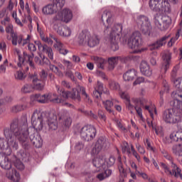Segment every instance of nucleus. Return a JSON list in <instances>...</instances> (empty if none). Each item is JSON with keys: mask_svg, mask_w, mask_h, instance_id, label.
Here are the masks:
<instances>
[{"mask_svg": "<svg viewBox=\"0 0 182 182\" xmlns=\"http://www.w3.org/2000/svg\"><path fill=\"white\" fill-rule=\"evenodd\" d=\"M170 38V35L164 36V37L158 39L155 43L149 46L150 50H156L159 49L161 46H164L167 43V41Z\"/></svg>", "mask_w": 182, "mask_h": 182, "instance_id": "nucleus-15", "label": "nucleus"}, {"mask_svg": "<svg viewBox=\"0 0 182 182\" xmlns=\"http://www.w3.org/2000/svg\"><path fill=\"white\" fill-rule=\"evenodd\" d=\"M92 164L97 168H106V159L102 156H99L92 160Z\"/></svg>", "mask_w": 182, "mask_h": 182, "instance_id": "nucleus-24", "label": "nucleus"}, {"mask_svg": "<svg viewBox=\"0 0 182 182\" xmlns=\"http://www.w3.org/2000/svg\"><path fill=\"white\" fill-rule=\"evenodd\" d=\"M179 140L178 132H173L170 134L169 138H165L164 141L166 144H170L173 143V141H178Z\"/></svg>", "mask_w": 182, "mask_h": 182, "instance_id": "nucleus-31", "label": "nucleus"}, {"mask_svg": "<svg viewBox=\"0 0 182 182\" xmlns=\"http://www.w3.org/2000/svg\"><path fill=\"white\" fill-rule=\"evenodd\" d=\"M102 93L103 92L95 89L92 92V96L95 99H102Z\"/></svg>", "mask_w": 182, "mask_h": 182, "instance_id": "nucleus-57", "label": "nucleus"}, {"mask_svg": "<svg viewBox=\"0 0 182 182\" xmlns=\"http://www.w3.org/2000/svg\"><path fill=\"white\" fill-rule=\"evenodd\" d=\"M90 38V32L87 31H82L80 33L77 38V43L80 46H87V42Z\"/></svg>", "mask_w": 182, "mask_h": 182, "instance_id": "nucleus-17", "label": "nucleus"}, {"mask_svg": "<svg viewBox=\"0 0 182 182\" xmlns=\"http://www.w3.org/2000/svg\"><path fill=\"white\" fill-rule=\"evenodd\" d=\"M172 151L176 156H182V145H173L172 147Z\"/></svg>", "mask_w": 182, "mask_h": 182, "instance_id": "nucleus-41", "label": "nucleus"}, {"mask_svg": "<svg viewBox=\"0 0 182 182\" xmlns=\"http://www.w3.org/2000/svg\"><path fill=\"white\" fill-rule=\"evenodd\" d=\"M162 59L164 63L161 68V72L166 73L168 69H170V65L171 63V53L168 50H165L162 53Z\"/></svg>", "mask_w": 182, "mask_h": 182, "instance_id": "nucleus-13", "label": "nucleus"}, {"mask_svg": "<svg viewBox=\"0 0 182 182\" xmlns=\"http://www.w3.org/2000/svg\"><path fill=\"white\" fill-rule=\"evenodd\" d=\"M173 83L176 89H178V90H181V92H182V78L175 80L173 81Z\"/></svg>", "mask_w": 182, "mask_h": 182, "instance_id": "nucleus-53", "label": "nucleus"}, {"mask_svg": "<svg viewBox=\"0 0 182 182\" xmlns=\"http://www.w3.org/2000/svg\"><path fill=\"white\" fill-rule=\"evenodd\" d=\"M119 56L117 57H111L108 58V69L109 70H113L114 68L116 67V65H117V63L119 62Z\"/></svg>", "mask_w": 182, "mask_h": 182, "instance_id": "nucleus-37", "label": "nucleus"}, {"mask_svg": "<svg viewBox=\"0 0 182 182\" xmlns=\"http://www.w3.org/2000/svg\"><path fill=\"white\" fill-rule=\"evenodd\" d=\"M119 41H120V38L119 37L114 38V37H109V42L110 45V48L113 52H116V50H119Z\"/></svg>", "mask_w": 182, "mask_h": 182, "instance_id": "nucleus-30", "label": "nucleus"}, {"mask_svg": "<svg viewBox=\"0 0 182 182\" xmlns=\"http://www.w3.org/2000/svg\"><path fill=\"white\" fill-rule=\"evenodd\" d=\"M53 4H48L43 7L42 12L43 15H53L59 9L65 6V0H53Z\"/></svg>", "mask_w": 182, "mask_h": 182, "instance_id": "nucleus-6", "label": "nucleus"}, {"mask_svg": "<svg viewBox=\"0 0 182 182\" xmlns=\"http://www.w3.org/2000/svg\"><path fill=\"white\" fill-rule=\"evenodd\" d=\"M14 77L16 80H25L26 78V75L22 73V71H16L14 73Z\"/></svg>", "mask_w": 182, "mask_h": 182, "instance_id": "nucleus-45", "label": "nucleus"}, {"mask_svg": "<svg viewBox=\"0 0 182 182\" xmlns=\"http://www.w3.org/2000/svg\"><path fill=\"white\" fill-rule=\"evenodd\" d=\"M33 90L34 88L32 84H26L21 88V92L23 93H32Z\"/></svg>", "mask_w": 182, "mask_h": 182, "instance_id": "nucleus-42", "label": "nucleus"}, {"mask_svg": "<svg viewBox=\"0 0 182 182\" xmlns=\"http://www.w3.org/2000/svg\"><path fill=\"white\" fill-rule=\"evenodd\" d=\"M141 32L144 33V35H146L147 36H150V33H151V23H148L144 26H139Z\"/></svg>", "mask_w": 182, "mask_h": 182, "instance_id": "nucleus-33", "label": "nucleus"}, {"mask_svg": "<svg viewBox=\"0 0 182 182\" xmlns=\"http://www.w3.org/2000/svg\"><path fill=\"white\" fill-rule=\"evenodd\" d=\"M6 66H8V59H6L4 63L0 65V73H5L6 72Z\"/></svg>", "mask_w": 182, "mask_h": 182, "instance_id": "nucleus-56", "label": "nucleus"}, {"mask_svg": "<svg viewBox=\"0 0 182 182\" xmlns=\"http://www.w3.org/2000/svg\"><path fill=\"white\" fill-rule=\"evenodd\" d=\"M21 51L17 50V55L18 56V60L19 62H22L23 63V60H27V62L29 64V66H31V68H33V58H35V54L33 53H31V55H28L26 52L23 53V58L21 57Z\"/></svg>", "mask_w": 182, "mask_h": 182, "instance_id": "nucleus-19", "label": "nucleus"}, {"mask_svg": "<svg viewBox=\"0 0 182 182\" xmlns=\"http://www.w3.org/2000/svg\"><path fill=\"white\" fill-rule=\"evenodd\" d=\"M113 16L112 15V13L108 11H105L102 15V21L104 22L106 21L108 25H110L112 23V21H113Z\"/></svg>", "mask_w": 182, "mask_h": 182, "instance_id": "nucleus-34", "label": "nucleus"}, {"mask_svg": "<svg viewBox=\"0 0 182 182\" xmlns=\"http://www.w3.org/2000/svg\"><path fill=\"white\" fill-rule=\"evenodd\" d=\"M149 7L151 11L161 14L170 13V4L166 0H150Z\"/></svg>", "mask_w": 182, "mask_h": 182, "instance_id": "nucleus-3", "label": "nucleus"}, {"mask_svg": "<svg viewBox=\"0 0 182 182\" xmlns=\"http://www.w3.org/2000/svg\"><path fill=\"white\" fill-rule=\"evenodd\" d=\"M136 77V70L135 69H131L127 71L123 75V79L126 82H130L131 80H133Z\"/></svg>", "mask_w": 182, "mask_h": 182, "instance_id": "nucleus-32", "label": "nucleus"}, {"mask_svg": "<svg viewBox=\"0 0 182 182\" xmlns=\"http://www.w3.org/2000/svg\"><path fill=\"white\" fill-rule=\"evenodd\" d=\"M53 39L55 41V43L54 44L55 49L59 51L62 48H63V44H62L60 41L56 38V37H53Z\"/></svg>", "mask_w": 182, "mask_h": 182, "instance_id": "nucleus-52", "label": "nucleus"}, {"mask_svg": "<svg viewBox=\"0 0 182 182\" xmlns=\"http://www.w3.org/2000/svg\"><path fill=\"white\" fill-rule=\"evenodd\" d=\"M28 80L32 82L33 87L34 90H43V88L45 87V82H43V80H39L36 73L29 75Z\"/></svg>", "mask_w": 182, "mask_h": 182, "instance_id": "nucleus-10", "label": "nucleus"}, {"mask_svg": "<svg viewBox=\"0 0 182 182\" xmlns=\"http://www.w3.org/2000/svg\"><path fill=\"white\" fill-rule=\"evenodd\" d=\"M6 33H11V36L13 33H15L16 32L14 31V26L12 24H9L6 27Z\"/></svg>", "mask_w": 182, "mask_h": 182, "instance_id": "nucleus-58", "label": "nucleus"}, {"mask_svg": "<svg viewBox=\"0 0 182 182\" xmlns=\"http://www.w3.org/2000/svg\"><path fill=\"white\" fill-rule=\"evenodd\" d=\"M72 18H73V14L72 11L69 9H64L61 13H58L53 18V21H63L68 23V22H70L72 21Z\"/></svg>", "mask_w": 182, "mask_h": 182, "instance_id": "nucleus-9", "label": "nucleus"}, {"mask_svg": "<svg viewBox=\"0 0 182 182\" xmlns=\"http://www.w3.org/2000/svg\"><path fill=\"white\" fill-rule=\"evenodd\" d=\"M119 96L122 99H124V100H126V102H129L130 100V96L129 95V93L127 92L119 91Z\"/></svg>", "mask_w": 182, "mask_h": 182, "instance_id": "nucleus-54", "label": "nucleus"}, {"mask_svg": "<svg viewBox=\"0 0 182 182\" xmlns=\"http://www.w3.org/2000/svg\"><path fill=\"white\" fill-rule=\"evenodd\" d=\"M100 43V39L99 38V36L96 35L92 36L90 33V38H88L87 46H89V48H95V46H97Z\"/></svg>", "mask_w": 182, "mask_h": 182, "instance_id": "nucleus-26", "label": "nucleus"}, {"mask_svg": "<svg viewBox=\"0 0 182 182\" xmlns=\"http://www.w3.org/2000/svg\"><path fill=\"white\" fill-rule=\"evenodd\" d=\"M136 23L138 26H143L144 25H146L147 23H150V20H149V17L141 15L137 17Z\"/></svg>", "mask_w": 182, "mask_h": 182, "instance_id": "nucleus-35", "label": "nucleus"}, {"mask_svg": "<svg viewBox=\"0 0 182 182\" xmlns=\"http://www.w3.org/2000/svg\"><path fill=\"white\" fill-rule=\"evenodd\" d=\"M57 33L60 36L69 37L72 35V30L68 26H60L58 27Z\"/></svg>", "mask_w": 182, "mask_h": 182, "instance_id": "nucleus-27", "label": "nucleus"}, {"mask_svg": "<svg viewBox=\"0 0 182 182\" xmlns=\"http://www.w3.org/2000/svg\"><path fill=\"white\" fill-rule=\"evenodd\" d=\"M122 31H123V26L122 24H115L112 28L109 35L111 38H116L120 39V35H122Z\"/></svg>", "mask_w": 182, "mask_h": 182, "instance_id": "nucleus-23", "label": "nucleus"}, {"mask_svg": "<svg viewBox=\"0 0 182 182\" xmlns=\"http://www.w3.org/2000/svg\"><path fill=\"white\" fill-rule=\"evenodd\" d=\"M140 70L142 75L150 77L153 75V70L150 68V65L146 61H142L140 65Z\"/></svg>", "mask_w": 182, "mask_h": 182, "instance_id": "nucleus-22", "label": "nucleus"}, {"mask_svg": "<svg viewBox=\"0 0 182 182\" xmlns=\"http://www.w3.org/2000/svg\"><path fill=\"white\" fill-rule=\"evenodd\" d=\"M115 161H116V159L114 158V156H109V158L106 159L105 161L107 167H112V166L114 165Z\"/></svg>", "mask_w": 182, "mask_h": 182, "instance_id": "nucleus-50", "label": "nucleus"}, {"mask_svg": "<svg viewBox=\"0 0 182 182\" xmlns=\"http://www.w3.org/2000/svg\"><path fill=\"white\" fill-rule=\"evenodd\" d=\"M109 87L112 90H119L120 92V85L119 82L114 81V80H110L109 81Z\"/></svg>", "mask_w": 182, "mask_h": 182, "instance_id": "nucleus-46", "label": "nucleus"}, {"mask_svg": "<svg viewBox=\"0 0 182 182\" xmlns=\"http://www.w3.org/2000/svg\"><path fill=\"white\" fill-rule=\"evenodd\" d=\"M110 144L106 138L100 136L95 142V146L92 148V154H99L103 149H109Z\"/></svg>", "mask_w": 182, "mask_h": 182, "instance_id": "nucleus-8", "label": "nucleus"}, {"mask_svg": "<svg viewBox=\"0 0 182 182\" xmlns=\"http://www.w3.org/2000/svg\"><path fill=\"white\" fill-rule=\"evenodd\" d=\"M173 99H176L177 102H181L182 103V92L181 91H175L171 95Z\"/></svg>", "mask_w": 182, "mask_h": 182, "instance_id": "nucleus-47", "label": "nucleus"}, {"mask_svg": "<svg viewBox=\"0 0 182 182\" xmlns=\"http://www.w3.org/2000/svg\"><path fill=\"white\" fill-rule=\"evenodd\" d=\"M95 90H98L103 93V90H104L103 83H102L100 81H97V86L95 87Z\"/></svg>", "mask_w": 182, "mask_h": 182, "instance_id": "nucleus-59", "label": "nucleus"}, {"mask_svg": "<svg viewBox=\"0 0 182 182\" xmlns=\"http://www.w3.org/2000/svg\"><path fill=\"white\" fill-rule=\"evenodd\" d=\"M56 89L58 90V93H59L60 96L61 97H63V98H60V99H62V100H64V103H66V102H65V100H66V99H69V97H70V92L60 90V87L58 85H56Z\"/></svg>", "mask_w": 182, "mask_h": 182, "instance_id": "nucleus-36", "label": "nucleus"}, {"mask_svg": "<svg viewBox=\"0 0 182 182\" xmlns=\"http://www.w3.org/2000/svg\"><path fill=\"white\" fill-rule=\"evenodd\" d=\"M141 83H144V77H138L134 82L133 85L134 86H136V85H140Z\"/></svg>", "mask_w": 182, "mask_h": 182, "instance_id": "nucleus-60", "label": "nucleus"}, {"mask_svg": "<svg viewBox=\"0 0 182 182\" xmlns=\"http://www.w3.org/2000/svg\"><path fill=\"white\" fill-rule=\"evenodd\" d=\"M60 103L63 106H72V105L65 102V100L60 99L56 94H47V102Z\"/></svg>", "mask_w": 182, "mask_h": 182, "instance_id": "nucleus-20", "label": "nucleus"}, {"mask_svg": "<svg viewBox=\"0 0 182 182\" xmlns=\"http://www.w3.org/2000/svg\"><path fill=\"white\" fill-rule=\"evenodd\" d=\"M34 100L38 102V103H48V95L47 94L43 95L41 94H36L34 95Z\"/></svg>", "mask_w": 182, "mask_h": 182, "instance_id": "nucleus-39", "label": "nucleus"}, {"mask_svg": "<svg viewBox=\"0 0 182 182\" xmlns=\"http://www.w3.org/2000/svg\"><path fill=\"white\" fill-rule=\"evenodd\" d=\"M178 70V67L175 66L171 73V76L173 79H176V77H177V72Z\"/></svg>", "mask_w": 182, "mask_h": 182, "instance_id": "nucleus-62", "label": "nucleus"}, {"mask_svg": "<svg viewBox=\"0 0 182 182\" xmlns=\"http://www.w3.org/2000/svg\"><path fill=\"white\" fill-rule=\"evenodd\" d=\"M97 132L93 125H87L83 127L80 130V136L85 141H92L96 137Z\"/></svg>", "mask_w": 182, "mask_h": 182, "instance_id": "nucleus-7", "label": "nucleus"}, {"mask_svg": "<svg viewBox=\"0 0 182 182\" xmlns=\"http://www.w3.org/2000/svg\"><path fill=\"white\" fill-rule=\"evenodd\" d=\"M80 90L85 102H87L88 103H92V101L89 97V95H87V93H86V90L85 89V87H80Z\"/></svg>", "mask_w": 182, "mask_h": 182, "instance_id": "nucleus-48", "label": "nucleus"}, {"mask_svg": "<svg viewBox=\"0 0 182 182\" xmlns=\"http://www.w3.org/2000/svg\"><path fill=\"white\" fill-rule=\"evenodd\" d=\"M132 102L134 105V109L136 110L138 116L140 119H143V110L142 107H144V103L140 98H133Z\"/></svg>", "mask_w": 182, "mask_h": 182, "instance_id": "nucleus-18", "label": "nucleus"}, {"mask_svg": "<svg viewBox=\"0 0 182 182\" xmlns=\"http://www.w3.org/2000/svg\"><path fill=\"white\" fill-rule=\"evenodd\" d=\"M4 152H0V166L4 170H11L12 168V164L8 156Z\"/></svg>", "mask_w": 182, "mask_h": 182, "instance_id": "nucleus-16", "label": "nucleus"}, {"mask_svg": "<svg viewBox=\"0 0 182 182\" xmlns=\"http://www.w3.org/2000/svg\"><path fill=\"white\" fill-rule=\"evenodd\" d=\"M70 98L73 100H75V102H80L81 97L79 90L76 88H73L72 92H70Z\"/></svg>", "mask_w": 182, "mask_h": 182, "instance_id": "nucleus-38", "label": "nucleus"}, {"mask_svg": "<svg viewBox=\"0 0 182 182\" xmlns=\"http://www.w3.org/2000/svg\"><path fill=\"white\" fill-rule=\"evenodd\" d=\"M13 174L9 176V178H11L12 181L18 182L21 180V176L19 173L16 172V170H12Z\"/></svg>", "mask_w": 182, "mask_h": 182, "instance_id": "nucleus-43", "label": "nucleus"}, {"mask_svg": "<svg viewBox=\"0 0 182 182\" xmlns=\"http://www.w3.org/2000/svg\"><path fill=\"white\" fill-rule=\"evenodd\" d=\"M4 134L7 140L6 156H11L12 151H16L19 149V144L16 140L20 143L23 150L31 149L29 128L28 127L26 117H22L19 119H14L10 126V129L6 128Z\"/></svg>", "mask_w": 182, "mask_h": 182, "instance_id": "nucleus-1", "label": "nucleus"}, {"mask_svg": "<svg viewBox=\"0 0 182 182\" xmlns=\"http://www.w3.org/2000/svg\"><path fill=\"white\" fill-rule=\"evenodd\" d=\"M35 44L38 46L40 52H43V53H46L48 58H50L51 60H53V50L50 47L48 46L47 45H42V43H41V41H35Z\"/></svg>", "mask_w": 182, "mask_h": 182, "instance_id": "nucleus-14", "label": "nucleus"}, {"mask_svg": "<svg viewBox=\"0 0 182 182\" xmlns=\"http://www.w3.org/2000/svg\"><path fill=\"white\" fill-rule=\"evenodd\" d=\"M127 45L130 49H135L132 53H141V50H137L141 46V33L139 31L134 32L128 38Z\"/></svg>", "mask_w": 182, "mask_h": 182, "instance_id": "nucleus-4", "label": "nucleus"}, {"mask_svg": "<svg viewBox=\"0 0 182 182\" xmlns=\"http://www.w3.org/2000/svg\"><path fill=\"white\" fill-rule=\"evenodd\" d=\"M30 130L28 129V134H30ZM28 134V139L30 141V149H31V143H32L33 146L34 147H36L37 149H40V147H42L43 141L42 138L41 137V135H39L37 132H33L30 136Z\"/></svg>", "mask_w": 182, "mask_h": 182, "instance_id": "nucleus-12", "label": "nucleus"}, {"mask_svg": "<svg viewBox=\"0 0 182 182\" xmlns=\"http://www.w3.org/2000/svg\"><path fill=\"white\" fill-rule=\"evenodd\" d=\"M48 124L50 131L53 132V130L58 129V120L56 115H53L52 117L48 119Z\"/></svg>", "mask_w": 182, "mask_h": 182, "instance_id": "nucleus-29", "label": "nucleus"}, {"mask_svg": "<svg viewBox=\"0 0 182 182\" xmlns=\"http://www.w3.org/2000/svg\"><path fill=\"white\" fill-rule=\"evenodd\" d=\"M28 49L31 53H33V52H36V46L32 43H30L28 45Z\"/></svg>", "mask_w": 182, "mask_h": 182, "instance_id": "nucleus-61", "label": "nucleus"}, {"mask_svg": "<svg viewBox=\"0 0 182 182\" xmlns=\"http://www.w3.org/2000/svg\"><path fill=\"white\" fill-rule=\"evenodd\" d=\"M162 119L167 124H177L181 122V115L178 111L169 109L163 112Z\"/></svg>", "mask_w": 182, "mask_h": 182, "instance_id": "nucleus-2", "label": "nucleus"}, {"mask_svg": "<svg viewBox=\"0 0 182 182\" xmlns=\"http://www.w3.org/2000/svg\"><path fill=\"white\" fill-rule=\"evenodd\" d=\"M18 158L21 159V160H23V159H26V153L23 151V150H20L17 154Z\"/></svg>", "mask_w": 182, "mask_h": 182, "instance_id": "nucleus-64", "label": "nucleus"}, {"mask_svg": "<svg viewBox=\"0 0 182 182\" xmlns=\"http://www.w3.org/2000/svg\"><path fill=\"white\" fill-rule=\"evenodd\" d=\"M40 58H41V63H40L41 66H43V65H49L50 70H52V72L55 73V75H58V76H59L60 77H62V76H63V73H62V71L59 70V68H58L57 66L53 64H50L49 63V59H48V58L42 55H40Z\"/></svg>", "mask_w": 182, "mask_h": 182, "instance_id": "nucleus-11", "label": "nucleus"}, {"mask_svg": "<svg viewBox=\"0 0 182 182\" xmlns=\"http://www.w3.org/2000/svg\"><path fill=\"white\" fill-rule=\"evenodd\" d=\"M15 166L16 167V168H18V170H23L25 168V166L23 165V164L22 162H21L20 161H17L15 163Z\"/></svg>", "mask_w": 182, "mask_h": 182, "instance_id": "nucleus-63", "label": "nucleus"}, {"mask_svg": "<svg viewBox=\"0 0 182 182\" xmlns=\"http://www.w3.org/2000/svg\"><path fill=\"white\" fill-rule=\"evenodd\" d=\"M8 144L4 138H0V149L3 150L4 154H6V149H8Z\"/></svg>", "mask_w": 182, "mask_h": 182, "instance_id": "nucleus-49", "label": "nucleus"}, {"mask_svg": "<svg viewBox=\"0 0 182 182\" xmlns=\"http://www.w3.org/2000/svg\"><path fill=\"white\" fill-rule=\"evenodd\" d=\"M93 60L95 62L97 68H99L100 69H103L105 68V63L106 62L105 59L96 56L93 58Z\"/></svg>", "mask_w": 182, "mask_h": 182, "instance_id": "nucleus-40", "label": "nucleus"}, {"mask_svg": "<svg viewBox=\"0 0 182 182\" xmlns=\"http://www.w3.org/2000/svg\"><path fill=\"white\" fill-rule=\"evenodd\" d=\"M46 119V114L38 110L34 111L31 117V123L36 130H42L43 129V122Z\"/></svg>", "mask_w": 182, "mask_h": 182, "instance_id": "nucleus-5", "label": "nucleus"}, {"mask_svg": "<svg viewBox=\"0 0 182 182\" xmlns=\"http://www.w3.org/2000/svg\"><path fill=\"white\" fill-rule=\"evenodd\" d=\"M60 119L63 120V126L65 129H69L72 126V117L68 111H63L62 116L60 117Z\"/></svg>", "mask_w": 182, "mask_h": 182, "instance_id": "nucleus-21", "label": "nucleus"}, {"mask_svg": "<svg viewBox=\"0 0 182 182\" xmlns=\"http://www.w3.org/2000/svg\"><path fill=\"white\" fill-rule=\"evenodd\" d=\"M22 110H23V105H16L11 108L13 113H18V112H22Z\"/></svg>", "mask_w": 182, "mask_h": 182, "instance_id": "nucleus-55", "label": "nucleus"}, {"mask_svg": "<svg viewBox=\"0 0 182 182\" xmlns=\"http://www.w3.org/2000/svg\"><path fill=\"white\" fill-rule=\"evenodd\" d=\"M118 59L122 62V63H127V62H130V60L133 59V56L132 55L118 56Z\"/></svg>", "mask_w": 182, "mask_h": 182, "instance_id": "nucleus-51", "label": "nucleus"}, {"mask_svg": "<svg viewBox=\"0 0 182 182\" xmlns=\"http://www.w3.org/2000/svg\"><path fill=\"white\" fill-rule=\"evenodd\" d=\"M162 23L165 26L166 29H168V26L171 25V18L168 16H164L161 18Z\"/></svg>", "mask_w": 182, "mask_h": 182, "instance_id": "nucleus-44", "label": "nucleus"}, {"mask_svg": "<svg viewBox=\"0 0 182 182\" xmlns=\"http://www.w3.org/2000/svg\"><path fill=\"white\" fill-rule=\"evenodd\" d=\"M6 39L8 41H11V39L12 45H14V46H16V45H18H18L21 43V41L23 39V36H18V33H13L12 35L11 36V37L9 36V35H8L6 36Z\"/></svg>", "mask_w": 182, "mask_h": 182, "instance_id": "nucleus-25", "label": "nucleus"}, {"mask_svg": "<svg viewBox=\"0 0 182 182\" xmlns=\"http://www.w3.org/2000/svg\"><path fill=\"white\" fill-rule=\"evenodd\" d=\"M117 100L114 99H111V100H107L105 102L103 101L102 103L105 107V110L107 112H109L110 114H113V109H112V107H113V105L114 103L117 102Z\"/></svg>", "mask_w": 182, "mask_h": 182, "instance_id": "nucleus-28", "label": "nucleus"}]
</instances>
